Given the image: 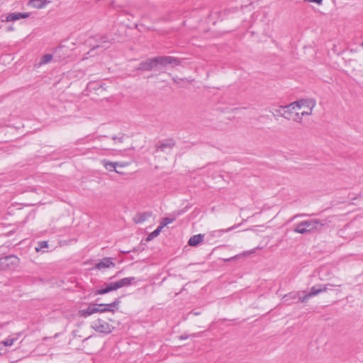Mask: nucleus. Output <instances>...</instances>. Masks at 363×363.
<instances>
[{"label": "nucleus", "mask_w": 363, "mask_h": 363, "mask_svg": "<svg viewBox=\"0 0 363 363\" xmlns=\"http://www.w3.org/2000/svg\"><path fill=\"white\" fill-rule=\"evenodd\" d=\"M30 16L28 13H11L6 16L5 20L2 19V21L10 22L16 21L21 18H27Z\"/></svg>", "instance_id": "8"}, {"label": "nucleus", "mask_w": 363, "mask_h": 363, "mask_svg": "<svg viewBox=\"0 0 363 363\" xmlns=\"http://www.w3.org/2000/svg\"><path fill=\"white\" fill-rule=\"evenodd\" d=\"M233 228H234V227H231V228H227V229H222V230H220L219 232H220V233H227V232H229Z\"/></svg>", "instance_id": "24"}, {"label": "nucleus", "mask_w": 363, "mask_h": 363, "mask_svg": "<svg viewBox=\"0 0 363 363\" xmlns=\"http://www.w3.org/2000/svg\"><path fill=\"white\" fill-rule=\"evenodd\" d=\"M286 109H287V106H280L277 108L274 109L273 114L275 116H281V117L285 118L284 114H286Z\"/></svg>", "instance_id": "14"}, {"label": "nucleus", "mask_w": 363, "mask_h": 363, "mask_svg": "<svg viewBox=\"0 0 363 363\" xmlns=\"http://www.w3.org/2000/svg\"><path fill=\"white\" fill-rule=\"evenodd\" d=\"M173 220H174L172 218H164L162 220V221L158 227L160 228V229L162 230L164 226L167 225L169 223H172L173 222Z\"/></svg>", "instance_id": "17"}, {"label": "nucleus", "mask_w": 363, "mask_h": 363, "mask_svg": "<svg viewBox=\"0 0 363 363\" xmlns=\"http://www.w3.org/2000/svg\"><path fill=\"white\" fill-rule=\"evenodd\" d=\"M118 142H121V138H118Z\"/></svg>", "instance_id": "28"}, {"label": "nucleus", "mask_w": 363, "mask_h": 363, "mask_svg": "<svg viewBox=\"0 0 363 363\" xmlns=\"http://www.w3.org/2000/svg\"><path fill=\"white\" fill-rule=\"evenodd\" d=\"M311 298V296H308V294H306L305 296H299L298 297V299H299V301L301 302V303H305V302H307L308 300Z\"/></svg>", "instance_id": "21"}, {"label": "nucleus", "mask_w": 363, "mask_h": 363, "mask_svg": "<svg viewBox=\"0 0 363 363\" xmlns=\"http://www.w3.org/2000/svg\"><path fill=\"white\" fill-rule=\"evenodd\" d=\"M135 281V278L132 277H125L115 282H110L105 284L101 289H98L95 294L97 295H102L106 293H108L112 291L117 290L122 287L128 286L133 284Z\"/></svg>", "instance_id": "3"}, {"label": "nucleus", "mask_w": 363, "mask_h": 363, "mask_svg": "<svg viewBox=\"0 0 363 363\" xmlns=\"http://www.w3.org/2000/svg\"><path fill=\"white\" fill-rule=\"evenodd\" d=\"M316 106L313 99H301L287 106L285 118L298 123H302L303 118L311 116Z\"/></svg>", "instance_id": "1"}, {"label": "nucleus", "mask_w": 363, "mask_h": 363, "mask_svg": "<svg viewBox=\"0 0 363 363\" xmlns=\"http://www.w3.org/2000/svg\"><path fill=\"white\" fill-rule=\"evenodd\" d=\"M19 259L14 255L6 256L0 259V267L3 269H10L16 267Z\"/></svg>", "instance_id": "6"}, {"label": "nucleus", "mask_w": 363, "mask_h": 363, "mask_svg": "<svg viewBox=\"0 0 363 363\" xmlns=\"http://www.w3.org/2000/svg\"><path fill=\"white\" fill-rule=\"evenodd\" d=\"M128 165V162H117V169H119L121 168L125 167Z\"/></svg>", "instance_id": "22"}, {"label": "nucleus", "mask_w": 363, "mask_h": 363, "mask_svg": "<svg viewBox=\"0 0 363 363\" xmlns=\"http://www.w3.org/2000/svg\"><path fill=\"white\" fill-rule=\"evenodd\" d=\"M50 3V1L48 0H30L28 6L34 9H40Z\"/></svg>", "instance_id": "11"}, {"label": "nucleus", "mask_w": 363, "mask_h": 363, "mask_svg": "<svg viewBox=\"0 0 363 363\" xmlns=\"http://www.w3.org/2000/svg\"><path fill=\"white\" fill-rule=\"evenodd\" d=\"M120 301L116 300L110 304H91L87 308L81 311V314L84 316H89L96 313H104L106 311L113 312L114 308L117 307Z\"/></svg>", "instance_id": "4"}, {"label": "nucleus", "mask_w": 363, "mask_h": 363, "mask_svg": "<svg viewBox=\"0 0 363 363\" xmlns=\"http://www.w3.org/2000/svg\"><path fill=\"white\" fill-rule=\"evenodd\" d=\"M324 225L323 221L318 219H311L303 220L298 223L294 231L300 234H305L313 232L315 230H320Z\"/></svg>", "instance_id": "2"}, {"label": "nucleus", "mask_w": 363, "mask_h": 363, "mask_svg": "<svg viewBox=\"0 0 363 363\" xmlns=\"http://www.w3.org/2000/svg\"><path fill=\"white\" fill-rule=\"evenodd\" d=\"M319 289L320 290V293L321 292H325V291H326L328 290L327 285H324L323 286H320Z\"/></svg>", "instance_id": "23"}, {"label": "nucleus", "mask_w": 363, "mask_h": 363, "mask_svg": "<svg viewBox=\"0 0 363 363\" xmlns=\"http://www.w3.org/2000/svg\"><path fill=\"white\" fill-rule=\"evenodd\" d=\"M48 247V242L46 241H41L38 243V246L35 247V250L39 252L43 248H46Z\"/></svg>", "instance_id": "20"}, {"label": "nucleus", "mask_w": 363, "mask_h": 363, "mask_svg": "<svg viewBox=\"0 0 363 363\" xmlns=\"http://www.w3.org/2000/svg\"><path fill=\"white\" fill-rule=\"evenodd\" d=\"M252 252H254V250L250 251V252H245V253H244V255H245V256H246V255H250V254H251V253H252Z\"/></svg>", "instance_id": "25"}, {"label": "nucleus", "mask_w": 363, "mask_h": 363, "mask_svg": "<svg viewBox=\"0 0 363 363\" xmlns=\"http://www.w3.org/2000/svg\"><path fill=\"white\" fill-rule=\"evenodd\" d=\"M115 263L113 262L112 258L105 257L100 260L95 266L99 270H102L106 268L114 267Z\"/></svg>", "instance_id": "7"}, {"label": "nucleus", "mask_w": 363, "mask_h": 363, "mask_svg": "<svg viewBox=\"0 0 363 363\" xmlns=\"http://www.w3.org/2000/svg\"><path fill=\"white\" fill-rule=\"evenodd\" d=\"M296 296H297L296 294H293V295L291 296V298H296Z\"/></svg>", "instance_id": "26"}, {"label": "nucleus", "mask_w": 363, "mask_h": 363, "mask_svg": "<svg viewBox=\"0 0 363 363\" xmlns=\"http://www.w3.org/2000/svg\"><path fill=\"white\" fill-rule=\"evenodd\" d=\"M320 293V290L319 288H317L316 286H313L311 289V291L308 294V296H315Z\"/></svg>", "instance_id": "18"}, {"label": "nucleus", "mask_w": 363, "mask_h": 363, "mask_svg": "<svg viewBox=\"0 0 363 363\" xmlns=\"http://www.w3.org/2000/svg\"><path fill=\"white\" fill-rule=\"evenodd\" d=\"M167 147V145L164 144V145H162L161 146V148H162V149H164V147Z\"/></svg>", "instance_id": "27"}, {"label": "nucleus", "mask_w": 363, "mask_h": 363, "mask_svg": "<svg viewBox=\"0 0 363 363\" xmlns=\"http://www.w3.org/2000/svg\"><path fill=\"white\" fill-rule=\"evenodd\" d=\"M203 240V235L201 234L195 235L190 238L188 244L190 246H196Z\"/></svg>", "instance_id": "13"}, {"label": "nucleus", "mask_w": 363, "mask_h": 363, "mask_svg": "<svg viewBox=\"0 0 363 363\" xmlns=\"http://www.w3.org/2000/svg\"><path fill=\"white\" fill-rule=\"evenodd\" d=\"M101 164L108 171H114L118 174H124L123 172L119 171V169H117V162H111L107 160H103L101 161Z\"/></svg>", "instance_id": "10"}, {"label": "nucleus", "mask_w": 363, "mask_h": 363, "mask_svg": "<svg viewBox=\"0 0 363 363\" xmlns=\"http://www.w3.org/2000/svg\"><path fill=\"white\" fill-rule=\"evenodd\" d=\"M157 65L166 66L167 65H178L177 59L172 57H156Z\"/></svg>", "instance_id": "9"}, {"label": "nucleus", "mask_w": 363, "mask_h": 363, "mask_svg": "<svg viewBox=\"0 0 363 363\" xmlns=\"http://www.w3.org/2000/svg\"><path fill=\"white\" fill-rule=\"evenodd\" d=\"M91 328L98 333H109L113 327L105 319L97 318L91 322Z\"/></svg>", "instance_id": "5"}, {"label": "nucleus", "mask_w": 363, "mask_h": 363, "mask_svg": "<svg viewBox=\"0 0 363 363\" xmlns=\"http://www.w3.org/2000/svg\"><path fill=\"white\" fill-rule=\"evenodd\" d=\"M16 340V338H7L0 342V345H3L5 347H10L13 345Z\"/></svg>", "instance_id": "16"}, {"label": "nucleus", "mask_w": 363, "mask_h": 363, "mask_svg": "<svg viewBox=\"0 0 363 363\" xmlns=\"http://www.w3.org/2000/svg\"><path fill=\"white\" fill-rule=\"evenodd\" d=\"M52 57H53V56L51 54L44 55L43 56L41 57V58L40 60L39 65L41 66V65H43L50 62L51 60H52Z\"/></svg>", "instance_id": "15"}, {"label": "nucleus", "mask_w": 363, "mask_h": 363, "mask_svg": "<svg viewBox=\"0 0 363 363\" xmlns=\"http://www.w3.org/2000/svg\"><path fill=\"white\" fill-rule=\"evenodd\" d=\"M161 229L158 227L156 230H155L153 232H152L147 237V240H151L154 238L157 237L160 233L161 232Z\"/></svg>", "instance_id": "19"}, {"label": "nucleus", "mask_w": 363, "mask_h": 363, "mask_svg": "<svg viewBox=\"0 0 363 363\" xmlns=\"http://www.w3.org/2000/svg\"><path fill=\"white\" fill-rule=\"evenodd\" d=\"M157 66L156 59H149L140 63V69L143 70H150Z\"/></svg>", "instance_id": "12"}]
</instances>
